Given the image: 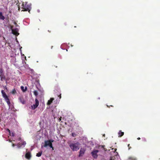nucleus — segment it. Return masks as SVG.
<instances>
[{"instance_id": "nucleus-1", "label": "nucleus", "mask_w": 160, "mask_h": 160, "mask_svg": "<svg viewBox=\"0 0 160 160\" xmlns=\"http://www.w3.org/2000/svg\"><path fill=\"white\" fill-rule=\"evenodd\" d=\"M67 143L72 151H77L79 150L80 147V144L79 142H77L74 143H70V141H69Z\"/></svg>"}, {"instance_id": "nucleus-2", "label": "nucleus", "mask_w": 160, "mask_h": 160, "mask_svg": "<svg viewBox=\"0 0 160 160\" xmlns=\"http://www.w3.org/2000/svg\"><path fill=\"white\" fill-rule=\"evenodd\" d=\"M31 4L28 3L27 2H23L22 5V8L23 9L22 11H27L30 13V11L31 9Z\"/></svg>"}, {"instance_id": "nucleus-3", "label": "nucleus", "mask_w": 160, "mask_h": 160, "mask_svg": "<svg viewBox=\"0 0 160 160\" xmlns=\"http://www.w3.org/2000/svg\"><path fill=\"white\" fill-rule=\"evenodd\" d=\"M1 93L2 95V96L3 97V98L5 99V101L7 102V104L8 105H9L11 103L10 102V100L8 98V96H7L5 92H4V91L3 90H1Z\"/></svg>"}, {"instance_id": "nucleus-4", "label": "nucleus", "mask_w": 160, "mask_h": 160, "mask_svg": "<svg viewBox=\"0 0 160 160\" xmlns=\"http://www.w3.org/2000/svg\"><path fill=\"white\" fill-rule=\"evenodd\" d=\"M98 152V150H94L91 152V154L94 158L96 159L97 158L98 155L97 153Z\"/></svg>"}, {"instance_id": "nucleus-5", "label": "nucleus", "mask_w": 160, "mask_h": 160, "mask_svg": "<svg viewBox=\"0 0 160 160\" xmlns=\"http://www.w3.org/2000/svg\"><path fill=\"white\" fill-rule=\"evenodd\" d=\"M39 105V101L37 99H35V104H33L32 106V108L33 109H35Z\"/></svg>"}, {"instance_id": "nucleus-6", "label": "nucleus", "mask_w": 160, "mask_h": 160, "mask_svg": "<svg viewBox=\"0 0 160 160\" xmlns=\"http://www.w3.org/2000/svg\"><path fill=\"white\" fill-rule=\"evenodd\" d=\"M85 150L83 148H81L79 151L78 157H80L82 156L85 153Z\"/></svg>"}, {"instance_id": "nucleus-7", "label": "nucleus", "mask_w": 160, "mask_h": 160, "mask_svg": "<svg viewBox=\"0 0 160 160\" xmlns=\"http://www.w3.org/2000/svg\"><path fill=\"white\" fill-rule=\"evenodd\" d=\"M18 28H16L12 29V33L17 36H18L19 34V33H18Z\"/></svg>"}, {"instance_id": "nucleus-8", "label": "nucleus", "mask_w": 160, "mask_h": 160, "mask_svg": "<svg viewBox=\"0 0 160 160\" xmlns=\"http://www.w3.org/2000/svg\"><path fill=\"white\" fill-rule=\"evenodd\" d=\"M44 142L45 144L43 146V147H47L51 143V142L50 140L45 141Z\"/></svg>"}, {"instance_id": "nucleus-9", "label": "nucleus", "mask_w": 160, "mask_h": 160, "mask_svg": "<svg viewBox=\"0 0 160 160\" xmlns=\"http://www.w3.org/2000/svg\"><path fill=\"white\" fill-rule=\"evenodd\" d=\"M19 100L20 102L23 104H24L25 103V101L22 96L20 97L19 98Z\"/></svg>"}, {"instance_id": "nucleus-10", "label": "nucleus", "mask_w": 160, "mask_h": 160, "mask_svg": "<svg viewBox=\"0 0 160 160\" xmlns=\"http://www.w3.org/2000/svg\"><path fill=\"white\" fill-rule=\"evenodd\" d=\"M31 157V153L30 152H27L25 155V157L26 158L28 159H30Z\"/></svg>"}, {"instance_id": "nucleus-11", "label": "nucleus", "mask_w": 160, "mask_h": 160, "mask_svg": "<svg viewBox=\"0 0 160 160\" xmlns=\"http://www.w3.org/2000/svg\"><path fill=\"white\" fill-rule=\"evenodd\" d=\"M54 99L53 98H50V100H49L48 101L47 103V104L48 105H50L52 102V101Z\"/></svg>"}, {"instance_id": "nucleus-12", "label": "nucleus", "mask_w": 160, "mask_h": 160, "mask_svg": "<svg viewBox=\"0 0 160 160\" xmlns=\"http://www.w3.org/2000/svg\"><path fill=\"white\" fill-rule=\"evenodd\" d=\"M0 78L1 81H2L5 79V76L3 74H0Z\"/></svg>"}, {"instance_id": "nucleus-13", "label": "nucleus", "mask_w": 160, "mask_h": 160, "mask_svg": "<svg viewBox=\"0 0 160 160\" xmlns=\"http://www.w3.org/2000/svg\"><path fill=\"white\" fill-rule=\"evenodd\" d=\"M119 137H121L124 134V133L123 132H122L121 131H120L118 132Z\"/></svg>"}, {"instance_id": "nucleus-14", "label": "nucleus", "mask_w": 160, "mask_h": 160, "mask_svg": "<svg viewBox=\"0 0 160 160\" xmlns=\"http://www.w3.org/2000/svg\"><path fill=\"white\" fill-rule=\"evenodd\" d=\"M0 19L2 20H4L5 19V17L2 15V12H0Z\"/></svg>"}, {"instance_id": "nucleus-15", "label": "nucleus", "mask_w": 160, "mask_h": 160, "mask_svg": "<svg viewBox=\"0 0 160 160\" xmlns=\"http://www.w3.org/2000/svg\"><path fill=\"white\" fill-rule=\"evenodd\" d=\"M42 151H41L37 153L36 156L38 157H41L42 154Z\"/></svg>"}, {"instance_id": "nucleus-16", "label": "nucleus", "mask_w": 160, "mask_h": 160, "mask_svg": "<svg viewBox=\"0 0 160 160\" xmlns=\"http://www.w3.org/2000/svg\"><path fill=\"white\" fill-rule=\"evenodd\" d=\"M21 88L22 91H23V92H24L26 91L27 90V88L25 87V88H24V87L23 86H22L21 87Z\"/></svg>"}, {"instance_id": "nucleus-17", "label": "nucleus", "mask_w": 160, "mask_h": 160, "mask_svg": "<svg viewBox=\"0 0 160 160\" xmlns=\"http://www.w3.org/2000/svg\"><path fill=\"white\" fill-rule=\"evenodd\" d=\"M128 159L129 160H137L136 158L132 157H129Z\"/></svg>"}, {"instance_id": "nucleus-18", "label": "nucleus", "mask_w": 160, "mask_h": 160, "mask_svg": "<svg viewBox=\"0 0 160 160\" xmlns=\"http://www.w3.org/2000/svg\"><path fill=\"white\" fill-rule=\"evenodd\" d=\"M11 93H12V94H15L17 93V92L16 91L15 89V88H14L12 90V91L11 92Z\"/></svg>"}, {"instance_id": "nucleus-19", "label": "nucleus", "mask_w": 160, "mask_h": 160, "mask_svg": "<svg viewBox=\"0 0 160 160\" xmlns=\"http://www.w3.org/2000/svg\"><path fill=\"white\" fill-rule=\"evenodd\" d=\"M33 93L34 95L36 96H37L38 95V92L36 90H35L33 92Z\"/></svg>"}, {"instance_id": "nucleus-20", "label": "nucleus", "mask_w": 160, "mask_h": 160, "mask_svg": "<svg viewBox=\"0 0 160 160\" xmlns=\"http://www.w3.org/2000/svg\"><path fill=\"white\" fill-rule=\"evenodd\" d=\"M22 146V143H18V148H21Z\"/></svg>"}, {"instance_id": "nucleus-21", "label": "nucleus", "mask_w": 160, "mask_h": 160, "mask_svg": "<svg viewBox=\"0 0 160 160\" xmlns=\"http://www.w3.org/2000/svg\"><path fill=\"white\" fill-rule=\"evenodd\" d=\"M26 144V143L25 142H23L22 143V146H23L24 147L25 146Z\"/></svg>"}, {"instance_id": "nucleus-22", "label": "nucleus", "mask_w": 160, "mask_h": 160, "mask_svg": "<svg viewBox=\"0 0 160 160\" xmlns=\"http://www.w3.org/2000/svg\"><path fill=\"white\" fill-rule=\"evenodd\" d=\"M10 136H11L12 137H14L15 136V133L13 132L11 134H10Z\"/></svg>"}, {"instance_id": "nucleus-23", "label": "nucleus", "mask_w": 160, "mask_h": 160, "mask_svg": "<svg viewBox=\"0 0 160 160\" xmlns=\"http://www.w3.org/2000/svg\"><path fill=\"white\" fill-rule=\"evenodd\" d=\"M115 158V157H111V158H110V160H114Z\"/></svg>"}, {"instance_id": "nucleus-24", "label": "nucleus", "mask_w": 160, "mask_h": 160, "mask_svg": "<svg viewBox=\"0 0 160 160\" xmlns=\"http://www.w3.org/2000/svg\"><path fill=\"white\" fill-rule=\"evenodd\" d=\"M3 74V71L2 69H1L0 70V74Z\"/></svg>"}, {"instance_id": "nucleus-25", "label": "nucleus", "mask_w": 160, "mask_h": 160, "mask_svg": "<svg viewBox=\"0 0 160 160\" xmlns=\"http://www.w3.org/2000/svg\"><path fill=\"white\" fill-rule=\"evenodd\" d=\"M75 134L74 133H72V136L73 137H74L75 136Z\"/></svg>"}, {"instance_id": "nucleus-26", "label": "nucleus", "mask_w": 160, "mask_h": 160, "mask_svg": "<svg viewBox=\"0 0 160 160\" xmlns=\"http://www.w3.org/2000/svg\"><path fill=\"white\" fill-rule=\"evenodd\" d=\"M48 146L49 147L51 148H52V147H53L52 143H51Z\"/></svg>"}, {"instance_id": "nucleus-27", "label": "nucleus", "mask_w": 160, "mask_h": 160, "mask_svg": "<svg viewBox=\"0 0 160 160\" xmlns=\"http://www.w3.org/2000/svg\"><path fill=\"white\" fill-rule=\"evenodd\" d=\"M7 131L9 132V134H11V131L9 129H8Z\"/></svg>"}, {"instance_id": "nucleus-28", "label": "nucleus", "mask_w": 160, "mask_h": 160, "mask_svg": "<svg viewBox=\"0 0 160 160\" xmlns=\"http://www.w3.org/2000/svg\"><path fill=\"white\" fill-rule=\"evenodd\" d=\"M128 147L129 148V149H130V148H131V147H130V144H129L128 145Z\"/></svg>"}, {"instance_id": "nucleus-29", "label": "nucleus", "mask_w": 160, "mask_h": 160, "mask_svg": "<svg viewBox=\"0 0 160 160\" xmlns=\"http://www.w3.org/2000/svg\"><path fill=\"white\" fill-rule=\"evenodd\" d=\"M50 142H51V143H52V142H54V140H49Z\"/></svg>"}, {"instance_id": "nucleus-30", "label": "nucleus", "mask_w": 160, "mask_h": 160, "mask_svg": "<svg viewBox=\"0 0 160 160\" xmlns=\"http://www.w3.org/2000/svg\"><path fill=\"white\" fill-rule=\"evenodd\" d=\"M61 94L59 95L58 96L59 97L60 99L61 98Z\"/></svg>"}, {"instance_id": "nucleus-31", "label": "nucleus", "mask_w": 160, "mask_h": 160, "mask_svg": "<svg viewBox=\"0 0 160 160\" xmlns=\"http://www.w3.org/2000/svg\"><path fill=\"white\" fill-rule=\"evenodd\" d=\"M12 146H13V147H14L15 146H16V145H15V144H12Z\"/></svg>"}, {"instance_id": "nucleus-32", "label": "nucleus", "mask_w": 160, "mask_h": 160, "mask_svg": "<svg viewBox=\"0 0 160 160\" xmlns=\"http://www.w3.org/2000/svg\"><path fill=\"white\" fill-rule=\"evenodd\" d=\"M141 139L140 138H137V139L138 140H139Z\"/></svg>"}, {"instance_id": "nucleus-33", "label": "nucleus", "mask_w": 160, "mask_h": 160, "mask_svg": "<svg viewBox=\"0 0 160 160\" xmlns=\"http://www.w3.org/2000/svg\"><path fill=\"white\" fill-rule=\"evenodd\" d=\"M52 148V150H54V148H53V147H52V148Z\"/></svg>"}, {"instance_id": "nucleus-34", "label": "nucleus", "mask_w": 160, "mask_h": 160, "mask_svg": "<svg viewBox=\"0 0 160 160\" xmlns=\"http://www.w3.org/2000/svg\"><path fill=\"white\" fill-rule=\"evenodd\" d=\"M5 88L6 89H7V88L6 86H5Z\"/></svg>"}, {"instance_id": "nucleus-35", "label": "nucleus", "mask_w": 160, "mask_h": 160, "mask_svg": "<svg viewBox=\"0 0 160 160\" xmlns=\"http://www.w3.org/2000/svg\"><path fill=\"white\" fill-rule=\"evenodd\" d=\"M54 66L56 68H57V66Z\"/></svg>"}, {"instance_id": "nucleus-36", "label": "nucleus", "mask_w": 160, "mask_h": 160, "mask_svg": "<svg viewBox=\"0 0 160 160\" xmlns=\"http://www.w3.org/2000/svg\"><path fill=\"white\" fill-rule=\"evenodd\" d=\"M20 8H18V10H19Z\"/></svg>"}, {"instance_id": "nucleus-37", "label": "nucleus", "mask_w": 160, "mask_h": 160, "mask_svg": "<svg viewBox=\"0 0 160 160\" xmlns=\"http://www.w3.org/2000/svg\"><path fill=\"white\" fill-rule=\"evenodd\" d=\"M9 141H10V142H12V141H10V140Z\"/></svg>"}, {"instance_id": "nucleus-38", "label": "nucleus", "mask_w": 160, "mask_h": 160, "mask_svg": "<svg viewBox=\"0 0 160 160\" xmlns=\"http://www.w3.org/2000/svg\"><path fill=\"white\" fill-rule=\"evenodd\" d=\"M48 31L49 32H50V31L48 30Z\"/></svg>"}, {"instance_id": "nucleus-39", "label": "nucleus", "mask_w": 160, "mask_h": 160, "mask_svg": "<svg viewBox=\"0 0 160 160\" xmlns=\"http://www.w3.org/2000/svg\"><path fill=\"white\" fill-rule=\"evenodd\" d=\"M102 147L103 148V146H102Z\"/></svg>"}, {"instance_id": "nucleus-40", "label": "nucleus", "mask_w": 160, "mask_h": 160, "mask_svg": "<svg viewBox=\"0 0 160 160\" xmlns=\"http://www.w3.org/2000/svg\"><path fill=\"white\" fill-rule=\"evenodd\" d=\"M61 119H60V121H61Z\"/></svg>"}]
</instances>
